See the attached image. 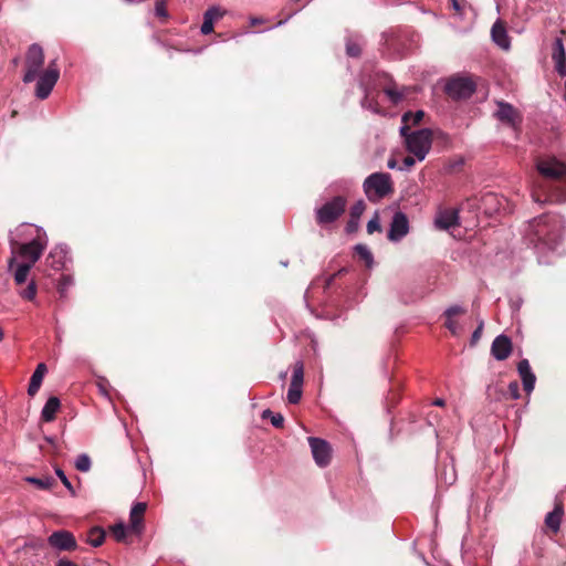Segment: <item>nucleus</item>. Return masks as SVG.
<instances>
[{"label":"nucleus","mask_w":566,"mask_h":566,"mask_svg":"<svg viewBox=\"0 0 566 566\" xmlns=\"http://www.w3.org/2000/svg\"><path fill=\"white\" fill-rule=\"evenodd\" d=\"M25 480L29 483L35 485L38 489H41V490H48V489L52 488V485L55 483V481L52 476H45V478L29 476Z\"/></svg>","instance_id":"27"},{"label":"nucleus","mask_w":566,"mask_h":566,"mask_svg":"<svg viewBox=\"0 0 566 566\" xmlns=\"http://www.w3.org/2000/svg\"><path fill=\"white\" fill-rule=\"evenodd\" d=\"M308 444L315 463L322 468L328 465L332 458L329 443L324 439L310 437Z\"/></svg>","instance_id":"9"},{"label":"nucleus","mask_w":566,"mask_h":566,"mask_svg":"<svg viewBox=\"0 0 566 566\" xmlns=\"http://www.w3.org/2000/svg\"><path fill=\"white\" fill-rule=\"evenodd\" d=\"M18 235L31 238L28 242L20 243L17 239L11 238L10 243L12 253H17L23 263H30L32 266L42 255L46 244V233L32 224H22L17 229Z\"/></svg>","instance_id":"1"},{"label":"nucleus","mask_w":566,"mask_h":566,"mask_svg":"<svg viewBox=\"0 0 566 566\" xmlns=\"http://www.w3.org/2000/svg\"><path fill=\"white\" fill-rule=\"evenodd\" d=\"M358 221L359 220H355V219H353V217H350L349 221L347 223V231L352 232V231L356 230L358 227Z\"/></svg>","instance_id":"48"},{"label":"nucleus","mask_w":566,"mask_h":566,"mask_svg":"<svg viewBox=\"0 0 566 566\" xmlns=\"http://www.w3.org/2000/svg\"><path fill=\"white\" fill-rule=\"evenodd\" d=\"M56 475L60 478L61 482L64 484V486L71 492L72 495L75 494V491L73 489L72 483L67 479V476L64 474L63 470L57 468L55 469Z\"/></svg>","instance_id":"39"},{"label":"nucleus","mask_w":566,"mask_h":566,"mask_svg":"<svg viewBox=\"0 0 566 566\" xmlns=\"http://www.w3.org/2000/svg\"><path fill=\"white\" fill-rule=\"evenodd\" d=\"M552 60L554 63L566 62V52H552Z\"/></svg>","instance_id":"47"},{"label":"nucleus","mask_w":566,"mask_h":566,"mask_svg":"<svg viewBox=\"0 0 566 566\" xmlns=\"http://www.w3.org/2000/svg\"><path fill=\"white\" fill-rule=\"evenodd\" d=\"M363 187L369 200H378L392 192L391 177L386 172H374L365 179Z\"/></svg>","instance_id":"4"},{"label":"nucleus","mask_w":566,"mask_h":566,"mask_svg":"<svg viewBox=\"0 0 566 566\" xmlns=\"http://www.w3.org/2000/svg\"><path fill=\"white\" fill-rule=\"evenodd\" d=\"M424 116L423 111H417L415 113L407 112L402 115V125H408L411 123L413 125L419 124Z\"/></svg>","instance_id":"29"},{"label":"nucleus","mask_w":566,"mask_h":566,"mask_svg":"<svg viewBox=\"0 0 566 566\" xmlns=\"http://www.w3.org/2000/svg\"><path fill=\"white\" fill-rule=\"evenodd\" d=\"M446 92L455 99L468 98L475 92V84L470 77H453L447 82Z\"/></svg>","instance_id":"8"},{"label":"nucleus","mask_w":566,"mask_h":566,"mask_svg":"<svg viewBox=\"0 0 566 566\" xmlns=\"http://www.w3.org/2000/svg\"><path fill=\"white\" fill-rule=\"evenodd\" d=\"M112 534L116 541L122 542L126 537L127 531H130L129 526L124 525L123 523L115 524L112 527Z\"/></svg>","instance_id":"33"},{"label":"nucleus","mask_w":566,"mask_h":566,"mask_svg":"<svg viewBox=\"0 0 566 566\" xmlns=\"http://www.w3.org/2000/svg\"><path fill=\"white\" fill-rule=\"evenodd\" d=\"M44 63V53L39 44H32L27 53V72L23 76L24 83H30L36 78Z\"/></svg>","instance_id":"7"},{"label":"nucleus","mask_w":566,"mask_h":566,"mask_svg":"<svg viewBox=\"0 0 566 566\" xmlns=\"http://www.w3.org/2000/svg\"><path fill=\"white\" fill-rule=\"evenodd\" d=\"M464 313H465V310L460 305H452L444 311V316L447 318L444 325L450 331V333L452 335H458L460 332V327H459L458 323L455 322L454 316L464 314Z\"/></svg>","instance_id":"21"},{"label":"nucleus","mask_w":566,"mask_h":566,"mask_svg":"<svg viewBox=\"0 0 566 566\" xmlns=\"http://www.w3.org/2000/svg\"><path fill=\"white\" fill-rule=\"evenodd\" d=\"M385 93L394 104L399 103L403 98V93H401L392 87L386 88Z\"/></svg>","instance_id":"38"},{"label":"nucleus","mask_w":566,"mask_h":566,"mask_svg":"<svg viewBox=\"0 0 566 566\" xmlns=\"http://www.w3.org/2000/svg\"><path fill=\"white\" fill-rule=\"evenodd\" d=\"M346 53L348 56L357 57L360 54V45L353 39L346 41Z\"/></svg>","instance_id":"34"},{"label":"nucleus","mask_w":566,"mask_h":566,"mask_svg":"<svg viewBox=\"0 0 566 566\" xmlns=\"http://www.w3.org/2000/svg\"><path fill=\"white\" fill-rule=\"evenodd\" d=\"M56 566H77V565L69 559H60L57 562Z\"/></svg>","instance_id":"50"},{"label":"nucleus","mask_w":566,"mask_h":566,"mask_svg":"<svg viewBox=\"0 0 566 566\" xmlns=\"http://www.w3.org/2000/svg\"><path fill=\"white\" fill-rule=\"evenodd\" d=\"M36 77L39 78L36 82L35 95L40 99H45L51 94L60 77V70L56 61H51L48 69L42 74L39 73Z\"/></svg>","instance_id":"6"},{"label":"nucleus","mask_w":566,"mask_h":566,"mask_svg":"<svg viewBox=\"0 0 566 566\" xmlns=\"http://www.w3.org/2000/svg\"><path fill=\"white\" fill-rule=\"evenodd\" d=\"M98 386H99V390H101V392H102L103 395H107L105 387H104L101 382L98 384Z\"/></svg>","instance_id":"57"},{"label":"nucleus","mask_w":566,"mask_h":566,"mask_svg":"<svg viewBox=\"0 0 566 566\" xmlns=\"http://www.w3.org/2000/svg\"><path fill=\"white\" fill-rule=\"evenodd\" d=\"M417 158L413 156H407L402 160V166L399 168L400 170H408L416 164Z\"/></svg>","instance_id":"43"},{"label":"nucleus","mask_w":566,"mask_h":566,"mask_svg":"<svg viewBox=\"0 0 566 566\" xmlns=\"http://www.w3.org/2000/svg\"><path fill=\"white\" fill-rule=\"evenodd\" d=\"M104 538H105V532L99 527H94L88 533L87 542L92 546L98 547L103 544Z\"/></svg>","instance_id":"26"},{"label":"nucleus","mask_w":566,"mask_h":566,"mask_svg":"<svg viewBox=\"0 0 566 566\" xmlns=\"http://www.w3.org/2000/svg\"><path fill=\"white\" fill-rule=\"evenodd\" d=\"M45 373H46L45 364L40 363L36 366L35 370L33 371L31 379H30V384L28 387V394L30 396H34L39 391Z\"/></svg>","instance_id":"22"},{"label":"nucleus","mask_w":566,"mask_h":566,"mask_svg":"<svg viewBox=\"0 0 566 566\" xmlns=\"http://www.w3.org/2000/svg\"><path fill=\"white\" fill-rule=\"evenodd\" d=\"M387 166H388V168L394 169V168H396V161L394 159H390V160H388Z\"/></svg>","instance_id":"54"},{"label":"nucleus","mask_w":566,"mask_h":566,"mask_svg":"<svg viewBox=\"0 0 566 566\" xmlns=\"http://www.w3.org/2000/svg\"><path fill=\"white\" fill-rule=\"evenodd\" d=\"M552 60L554 63L566 62V52H552Z\"/></svg>","instance_id":"46"},{"label":"nucleus","mask_w":566,"mask_h":566,"mask_svg":"<svg viewBox=\"0 0 566 566\" xmlns=\"http://www.w3.org/2000/svg\"><path fill=\"white\" fill-rule=\"evenodd\" d=\"M553 52H565L564 41L562 36H557L554 40Z\"/></svg>","instance_id":"44"},{"label":"nucleus","mask_w":566,"mask_h":566,"mask_svg":"<svg viewBox=\"0 0 566 566\" xmlns=\"http://www.w3.org/2000/svg\"><path fill=\"white\" fill-rule=\"evenodd\" d=\"M262 418L263 419H270L271 423L275 428H281L283 426V422H284V418H283V416L281 413H275V412L271 411L270 409H265L262 412Z\"/></svg>","instance_id":"30"},{"label":"nucleus","mask_w":566,"mask_h":566,"mask_svg":"<svg viewBox=\"0 0 566 566\" xmlns=\"http://www.w3.org/2000/svg\"><path fill=\"white\" fill-rule=\"evenodd\" d=\"M71 283H72L71 279H70L69 276H64V277H63V284H62V286L60 287V290H61V291H63V290H64L69 284H71Z\"/></svg>","instance_id":"51"},{"label":"nucleus","mask_w":566,"mask_h":566,"mask_svg":"<svg viewBox=\"0 0 566 566\" xmlns=\"http://www.w3.org/2000/svg\"><path fill=\"white\" fill-rule=\"evenodd\" d=\"M32 265L30 263H20L14 272V281L17 284H22L27 281L28 274Z\"/></svg>","instance_id":"28"},{"label":"nucleus","mask_w":566,"mask_h":566,"mask_svg":"<svg viewBox=\"0 0 566 566\" xmlns=\"http://www.w3.org/2000/svg\"><path fill=\"white\" fill-rule=\"evenodd\" d=\"M304 378V366L303 363L297 361L293 368V375L287 390V401L290 403H297L302 398V386Z\"/></svg>","instance_id":"10"},{"label":"nucleus","mask_w":566,"mask_h":566,"mask_svg":"<svg viewBox=\"0 0 566 566\" xmlns=\"http://www.w3.org/2000/svg\"><path fill=\"white\" fill-rule=\"evenodd\" d=\"M554 67L559 76L566 78V62L554 63Z\"/></svg>","instance_id":"45"},{"label":"nucleus","mask_w":566,"mask_h":566,"mask_svg":"<svg viewBox=\"0 0 566 566\" xmlns=\"http://www.w3.org/2000/svg\"><path fill=\"white\" fill-rule=\"evenodd\" d=\"M491 35L494 43L500 46L504 51H509L511 48V41L510 36L506 32L505 27L500 22L496 21L492 29H491Z\"/></svg>","instance_id":"20"},{"label":"nucleus","mask_w":566,"mask_h":566,"mask_svg":"<svg viewBox=\"0 0 566 566\" xmlns=\"http://www.w3.org/2000/svg\"><path fill=\"white\" fill-rule=\"evenodd\" d=\"M147 509V505L146 503L144 502H138L136 503L132 510H130V514H129V528L132 532L136 533V534H140L142 531H143V518H144V513Z\"/></svg>","instance_id":"19"},{"label":"nucleus","mask_w":566,"mask_h":566,"mask_svg":"<svg viewBox=\"0 0 566 566\" xmlns=\"http://www.w3.org/2000/svg\"><path fill=\"white\" fill-rule=\"evenodd\" d=\"M509 392L512 399L516 400L520 398V386L517 381H512L509 384Z\"/></svg>","instance_id":"42"},{"label":"nucleus","mask_w":566,"mask_h":566,"mask_svg":"<svg viewBox=\"0 0 566 566\" xmlns=\"http://www.w3.org/2000/svg\"><path fill=\"white\" fill-rule=\"evenodd\" d=\"M259 20L258 19H252V23H258Z\"/></svg>","instance_id":"61"},{"label":"nucleus","mask_w":566,"mask_h":566,"mask_svg":"<svg viewBox=\"0 0 566 566\" xmlns=\"http://www.w3.org/2000/svg\"><path fill=\"white\" fill-rule=\"evenodd\" d=\"M286 377V373L281 374V378L284 379Z\"/></svg>","instance_id":"60"},{"label":"nucleus","mask_w":566,"mask_h":566,"mask_svg":"<svg viewBox=\"0 0 566 566\" xmlns=\"http://www.w3.org/2000/svg\"><path fill=\"white\" fill-rule=\"evenodd\" d=\"M517 371L522 379L524 390L531 394L535 387L536 376L532 371L531 365L527 359H522L517 364Z\"/></svg>","instance_id":"18"},{"label":"nucleus","mask_w":566,"mask_h":566,"mask_svg":"<svg viewBox=\"0 0 566 566\" xmlns=\"http://www.w3.org/2000/svg\"><path fill=\"white\" fill-rule=\"evenodd\" d=\"M454 10L460 11V4L457 0H450Z\"/></svg>","instance_id":"53"},{"label":"nucleus","mask_w":566,"mask_h":566,"mask_svg":"<svg viewBox=\"0 0 566 566\" xmlns=\"http://www.w3.org/2000/svg\"><path fill=\"white\" fill-rule=\"evenodd\" d=\"M512 353V342L506 335H499L491 345V354L496 360L506 359Z\"/></svg>","instance_id":"17"},{"label":"nucleus","mask_w":566,"mask_h":566,"mask_svg":"<svg viewBox=\"0 0 566 566\" xmlns=\"http://www.w3.org/2000/svg\"><path fill=\"white\" fill-rule=\"evenodd\" d=\"M482 328H483V322H480L479 327L472 334V339L473 340H476V339L480 338Z\"/></svg>","instance_id":"49"},{"label":"nucleus","mask_w":566,"mask_h":566,"mask_svg":"<svg viewBox=\"0 0 566 566\" xmlns=\"http://www.w3.org/2000/svg\"><path fill=\"white\" fill-rule=\"evenodd\" d=\"M533 199L536 201V202H545L546 199H541V197L534 191L533 192Z\"/></svg>","instance_id":"52"},{"label":"nucleus","mask_w":566,"mask_h":566,"mask_svg":"<svg viewBox=\"0 0 566 566\" xmlns=\"http://www.w3.org/2000/svg\"><path fill=\"white\" fill-rule=\"evenodd\" d=\"M408 125L400 127V134L405 138L407 150L412 154L418 161L424 160L426 156L431 149L432 132L429 128H422L415 132H409Z\"/></svg>","instance_id":"3"},{"label":"nucleus","mask_w":566,"mask_h":566,"mask_svg":"<svg viewBox=\"0 0 566 566\" xmlns=\"http://www.w3.org/2000/svg\"><path fill=\"white\" fill-rule=\"evenodd\" d=\"M355 252L358 258L365 262L367 268H371L374 264V258L370 250L364 244H357L355 247Z\"/></svg>","instance_id":"25"},{"label":"nucleus","mask_w":566,"mask_h":566,"mask_svg":"<svg viewBox=\"0 0 566 566\" xmlns=\"http://www.w3.org/2000/svg\"><path fill=\"white\" fill-rule=\"evenodd\" d=\"M563 234L560 219L553 214H543L534 218L528 224L527 235L532 242L553 250L559 243Z\"/></svg>","instance_id":"2"},{"label":"nucleus","mask_w":566,"mask_h":566,"mask_svg":"<svg viewBox=\"0 0 566 566\" xmlns=\"http://www.w3.org/2000/svg\"><path fill=\"white\" fill-rule=\"evenodd\" d=\"M433 223L436 229L446 231L459 226V210L439 209L436 213Z\"/></svg>","instance_id":"15"},{"label":"nucleus","mask_w":566,"mask_h":566,"mask_svg":"<svg viewBox=\"0 0 566 566\" xmlns=\"http://www.w3.org/2000/svg\"><path fill=\"white\" fill-rule=\"evenodd\" d=\"M433 405H436V406H443L444 405V400L441 399V398H438V399L434 400Z\"/></svg>","instance_id":"55"},{"label":"nucleus","mask_w":566,"mask_h":566,"mask_svg":"<svg viewBox=\"0 0 566 566\" xmlns=\"http://www.w3.org/2000/svg\"><path fill=\"white\" fill-rule=\"evenodd\" d=\"M497 109L494 116L503 124L515 128L521 123V115L517 109L510 103L497 101Z\"/></svg>","instance_id":"12"},{"label":"nucleus","mask_w":566,"mask_h":566,"mask_svg":"<svg viewBox=\"0 0 566 566\" xmlns=\"http://www.w3.org/2000/svg\"><path fill=\"white\" fill-rule=\"evenodd\" d=\"M155 14L164 20H166L169 17L168 11L166 9V0H156Z\"/></svg>","instance_id":"36"},{"label":"nucleus","mask_w":566,"mask_h":566,"mask_svg":"<svg viewBox=\"0 0 566 566\" xmlns=\"http://www.w3.org/2000/svg\"><path fill=\"white\" fill-rule=\"evenodd\" d=\"M375 231H380V221L377 212L367 223V232L374 233Z\"/></svg>","instance_id":"40"},{"label":"nucleus","mask_w":566,"mask_h":566,"mask_svg":"<svg viewBox=\"0 0 566 566\" xmlns=\"http://www.w3.org/2000/svg\"><path fill=\"white\" fill-rule=\"evenodd\" d=\"M361 105H363V107L371 108L370 105H367V97H365V99L361 102Z\"/></svg>","instance_id":"58"},{"label":"nucleus","mask_w":566,"mask_h":566,"mask_svg":"<svg viewBox=\"0 0 566 566\" xmlns=\"http://www.w3.org/2000/svg\"><path fill=\"white\" fill-rule=\"evenodd\" d=\"M49 544L57 551H73L76 548V539L69 531L53 532L49 538Z\"/></svg>","instance_id":"14"},{"label":"nucleus","mask_w":566,"mask_h":566,"mask_svg":"<svg viewBox=\"0 0 566 566\" xmlns=\"http://www.w3.org/2000/svg\"><path fill=\"white\" fill-rule=\"evenodd\" d=\"M214 23L211 21V18H208L203 14V22L200 28V32L205 35L213 32Z\"/></svg>","instance_id":"41"},{"label":"nucleus","mask_w":566,"mask_h":566,"mask_svg":"<svg viewBox=\"0 0 566 566\" xmlns=\"http://www.w3.org/2000/svg\"><path fill=\"white\" fill-rule=\"evenodd\" d=\"M4 337V333H3V329L0 327V342L3 339Z\"/></svg>","instance_id":"59"},{"label":"nucleus","mask_w":566,"mask_h":566,"mask_svg":"<svg viewBox=\"0 0 566 566\" xmlns=\"http://www.w3.org/2000/svg\"><path fill=\"white\" fill-rule=\"evenodd\" d=\"M345 208L346 199L342 196H336L315 210L316 222L322 227H326L335 222L344 213Z\"/></svg>","instance_id":"5"},{"label":"nucleus","mask_w":566,"mask_h":566,"mask_svg":"<svg viewBox=\"0 0 566 566\" xmlns=\"http://www.w3.org/2000/svg\"><path fill=\"white\" fill-rule=\"evenodd\" d=\"M14 263H15V256L13 255L9 260V268H12Z\"/></svg>","instance_id":"56"},{"label":"nucleus","mask_w":566,"mask_h":566,"mask_svg":"<svg viewBox=\"0 0 566 566\" xmlns=\"http://www.w3.org/2000/svg\"><path fill=\"white\" fill-rule=\"evenodd\" d=\"M67 247L64 244L55 245L45 259V266L53 272L62 271L67 260Z\"/></svg>","instance_id":"16"},{"label":"nucleus","mask_w":566,"mask_h":566,"mask_svg":"<svg viewBox=\"0 0 566 566\" xmlns=\"http://www.w3.org/2000/svg\"><path fill=\"white\" fill-rule=\"evenodd\" d=\"M536 167L538 172L547 179H559L566 175V165L555 158L542 159Z\"/></svg>","instance_id":"11"},{"label":"nucleus","mask_w":566,"mask_h":566,"mask_svg":"<svg viewBox=\"0 0 566 566\" xmlns=\"http://www.w3.org/2000/svg\"><path fill=\"white\" fill-rule=\"evenodd\" d=\"M365 209H366V203L364 202V200H358L350 208V217H353V219H355V220H359V218L364 213Z\"/></svg>","instance_id":"35"},{"label":"nucleus","mask_w":566,"mask_h":566,"mask_svg":"<svg viewBox=\"0 0 566 566\" xmlns=\"http://www.w3.org/2000/svg\"><path fill=\"white\" fill-rule=\"evenodd\" d=\"M92 462L87 454L82 453L75 460V468L81 472H88L91 469Z\"/></svg>","instance_id":"32"},{"label":"nucleus","mask_w":566,"mask_h":566,"mask_svg":"<svg viewBox=\"0 0 566 566\" xmlns=\"http://www.w3.org/2000/svg\"><path fill=\"white\" fill-rule=\"evenodd\" d=\"M20 295L25 298V300H29V301H33L35 298V295H36V285L35 283L32 281L28 284L27 289H24Z\"/></svg>","instance_id":"37"},{"label":"nucleus","mask_w":566,"mask_h":566,"mask_svg":"<svg viewBox=\"0 0 566 566\" xmlns=\"http://www.w3.org/2000/svg\"><path fill=\"white\" fill-rule=\"evenodd\" d=\"M61 406L60 399L57 397H51L45 402L44 407L41 411V418L45 422H51L55 419V415L59 411Z\"/></svg>","instance_id":"23"},{"label":"nucleus","mask_w":566,"mask_h":566,"mask_svg":"<svg viewBox=\"0 0 566 566\" xmlns=\"http://www.w3.org/2000/svg\"><path fill=\"white\" fill-rule=\"evenodd\" d=\"M227 11L219 6H212L206 10L203 13L206 17L211 18V21L214 23L216 21L222 19L226 15Z\"/></svg>","instance_id":"31"},{"label":"nucleus","mask_w":566,"mask_h":566,"mask_svg":"<svg viewBox=\"0 0 566 566\" xmlns=\"http://www.w3.org/2000/svg\"><path fill=\"white\" fill-rule=\"evenodd\" d=\"M409 232V221L407 216L398 211L394 214L388 231V239L394 242L400 241Z\"/></svg>","instance_id":"13"},{"label":"nucleus","mask_w":566,"mask_h":566,"mask_svg":"<svg viewBox=\"0 0 566 566\" xmlns=\"http://www.w3.org/2000/svg\"><path fill=\"white\" fill-rule=\"evenodd\" d=\"M563 514V507L560 505H557L545 517L546 526L551 528L554 533H557L559 531Z\"/></svg>","instance_id":"24"}]
</instances>
